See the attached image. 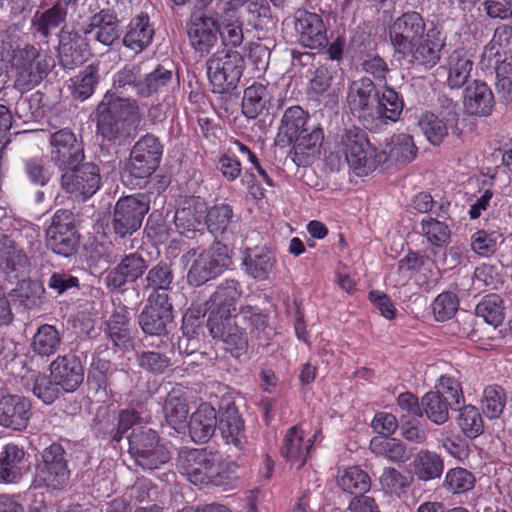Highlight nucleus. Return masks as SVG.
Listing matches in <instances>:
<instances>
[{
	"instance_id": "35",
	"label": "nucleus",
	"mask_w": 512,
	"mask_h": 512,
	"mask_svg": "<svg viewBox=\"0 0 512 512\" xmlns=\"http://www.w3.org/2000/svg\"><path fill=\"white\" fill-rule=\"evenodd\" d=\"M217 418L215 408L209 403H202L197 410L192 413L189 423V435L195 443H206L214 435L217 428Z\"/></svg>"
},
{
	"instance_id": "19",
	"label": "nucleus",
	"mask_w": 512,
	"mask_h": 512,
	"mask_svg": "<svg viewBox=\"0 0 512 512\" xmlns=\"http://www.w3.org/2000/svg\"><path fill=\"white\" fill-rule=\"evenodd\" d=\"M207 328L213 339L223 342L224 349L239 358L248 351V337L233 317L207 319Z\"/></svg>"
},
{
	"instance_id": "29",
	"label": "nucleus",
	"mask_w": 512,
	"mask_h": 512,
	"mask_svg": "<svg viewBox=\"0 0 512 512\" xmlns=\"http://www.w3.org/2000/svg\"><path fill=\"white\" fill-rule=\"evenodd\" d=\"M28 468V457L23 447L9 443L0 451V483H18Z\"/></svg>"
},
{
	"instance_id": "5",
	"label": "nucleus",
	"mask_w": 512,
	"mask_h": 512,
	"mask_svg": "<svg viewBox=\"0 0 512 512\" xmlns=\"http://www.w3.org/2000/svg\"><path fill=\"white\" fill-rule=\"evenodd\" d=\"M206 66L211 91L230 94L237 88L243 75L245 60L238 51L221 50L207 60Z\"/></svg>"
},
{
	"instance_id": "52",
	"label": "nucleus",
	"mask_w": 512,
	"mask_h": 512,
	"mask_svg": "<svg viewBox=\"0 0 512 512\" xmlns=\"http://www.w3.org/2000/svg\"><path fill=\"white\" fill-rule=\"evenodd\" d=\"M27 250L15 246L6 234L0 236V253L2 254L6 268L11 272L23 273L28 270L30 261Z\"/></svg>"
},
{
	"instance_id": "64",
	"label": "nucleus",
	"mask_w": 512,
	"mask_h": 512,
	"mask_svg": "<svg viewBox=\"0 0 512 512\" xmlns=\"http://www.w3.org/2000/svg\"><path fill=\"white\" fill-rule=\"evenodd\" d=\"M60 385L45 373H37L34 377L33 394L41 400L44 404L50 405L54 403L61 393Z\"/></svg>"
},
{
	"instance_id": "61",
	"label": "nucleus",
	"mask_w": 512,
	"mask_h": 512,
	"mask_svg": "<svg viewBox=\"0 0 512 512\" xmlns=\"http://www.w3.org/2000/svg\"><path fill=\"white\" fill-rule=\"evenodd\" d=\"M456 411L460 412L458 425L465 436L474 439L484 432L482 416L475 406L462 404Z\"/></svg>"
},
{
	"instance_id": "58",
	"label": "nucleus",
	"mask_w": 512,
	"mask_h": 512,
	"mask_svg": "<svg viewBox=\"0 0 512 512\" xmlns=\"http://www.w3.org/2000/svg\"><path fill=\"white\" fill-rule=\"evenodd\" d=\"M173 78V72L162 65H157L152 71L145 72L143 75V85L141 87V97L148 98L165 89Z\"/></svg>"
},
{
	"instance_id": "31",
	"label": "nucleus",
	"mask_w": 512,
	"mask_h": 512,
	"mask_svg": "<svg viewBox=\"0 0 512 512\" xmlns=\"http://www.w3.org/2000/svg\"><path fill=\"white\" fill-rule=\"evenodd\" d=\"M277 263L276 256L266 246L247 248L243 252L242 266L245 273L256 281L269 279Z\"/></svg>"
},
{
	"instance_id": "39",
	"label": "nucleus",
	"mask_w": 512,
	"mask_h": 512,
	"mask_svg": "<svg viewBox=\"0 0 512 512\" xmlns=\"http://www.w3.org/2000/svg\"><path fill=\"white\" fill-rule=\"evenodd\" d=\"M412 467L419 481L428 482L441 477L444 461L436 452L422 449L414 456Z\"/></svg>"
},
{
	"instance_id": "24",
	"label": "nucleus",
	"mask_w": 512,
	"mask_h": 512,
	"mask_svg": "<svg viewBox=\"0 0 512 512\" xmlns=\"http://www.w3.org/2000/svg\"><path fill=\"white\" fill-rule=\"evenodd\" d=\"M148 269V261L138 252L126 254L106 275L105 281L110 290H120L128 283H134Z\"/></svg>"
},
{
	"instance_id": "17",
	"label": "nucleus",
	"mask_w": 512,
	"mask_h": 512,
	"mask_svg": "<svg viewBox=\"0 0 512 512\" xmlns=\"http://www.w3.org/2000/svg\"><path fill=\"white\" fill-rule=\"evenodd\" d=\"M81 31L90 40L106 47L119 44L123 34L121 21L117 14L110 9H102L90 16Z\"/></svg>"
},
{
	"instance_id": "11",
	"label": "nucleus",
	"mask_w": 512,
	"mask_h": 512,
	"mask_svg": "<svg viewBox=\"0 0 512 512\" xmlns=\"http://www.w3.org/2000/svg\"><path fill=\"white\" fill-rule=\"evenodd\" d=\"M147 194L138 193L121 197L114 206L111 226L116 236L126 238L137 232L149 211Z\"/></svg>"
},
{
	"instance_id": "4",
	"label": "nucleus",
	"mask_w": 512,
	"mask_h": 512,
	"mask_svg": "<svg viewBox=\"0 0 512 512\" xmlns=\"http://www.w3.org/2000/svg\"><path fill=\"white\" fill-rule=\"evenodd\" d=\"M14 88L25 93L39 85L52 67V58L34 45H26L14 52Z\"/></svg>"
},
{
	"instance_id": "25",
	"label": "nucleus",
	"mask_w": 512,
	"mask_h": 512,
	"mask_svg": "<svg viewBox=\"0 0 512 512\" xmlns=\"http://www.w3.org/2000/svg\"><path fill=\"white\" fill-rule=\"evenodd\" d=\"M51 377L66 393L74 392L83 383L84 367L80 357L73 353L57 356L49 365Z\"/></svg>"
},
{
	"instance_id": "14",
	"label": "nucleus",
	"mask_w": 512,
	"mask_h": 512,
	"mask_svg": "<svg viewBox=\"0 0 512 512\" xmlns=\"http://www.w3.org/2000/svg\"><path fill=\"white\" fill-rule=\"evenodd\" d=\"M426 35V22L416 11H408L397 17L389 26V39L394 56L405 54L407 49Z\"/></svg>"
},
{
	"instance_id": "26",
	"label": "nucleus",
	"mask_w": 512,
	"mask_h": 512,
	"mask_svg": "<svg viewBox=\"0 0 512 512\" xmlns=\"http://www.w3.org/2000/svg\"><path fill=\"white\" fill-rule=\"evenodd\" d=\"M217 17L190 15L187 33L191 46L201 54H208L218 41Z\"/></svg>"
},
{
	"instance_id": "13",
	"label": "nucleus",
	"mask_w": 512,
	"mask_h": 512,
	"mask_svg": "<svg viewBox=\"0 0 512 512\" xmlns=\"http://www.w3.org/2000/svg\"><path fill=\"white\" fill-rule=\"evenodd\" d=\"M49 147L50 160L59 171L80 164L85 159L82 137L68 127L50 134Z\"/></svg>"
},
{
	"instance_id": "15",
	"label": "nucleus",
	"mask_w": 512,
	"mask_h": 512,
	"mask_svg": "<svg viewBox=\"0 0 512 512\" xmlns=\"http://www.w3.org/2000/svg\"><path fill=\"white\" fill-rule=\"evenodd\" d=\"M173 305L169 296H148L147 304L138 316V324L145 335L164 337L173 321Z\"/></svg>"
},
{
	"instance_id": "34",
	"label": "nucleus",
	"mask_w": 512,
	"mask_h": 512,
	"mask_svg": "<svg viewBox=\"0 0 512 512\" xmlns=\"http://www.w3.org/2000/svg\"><path fill=\"white\" fill-rule=\"evenodd\" d=\"M154 34L149 15L141 12L130 20L121 42L126 48L138 54L150 46Z\"/></svg>"
},
{
	"instance_id": "16",
	"label": "nucleus",
	"mask_w": 512,
	"mask_h": 512,
	"mask_svg": "<svg viewBox=\"0 0 512 512\" xmlns=\"http://www.w3.org/2000/svg\"><path fill=\"white\" fill-rule=\"evenodd\" d=\"M61 172L62 189L83 199L94 195L101 186L100 169L95 163L81 162Z\"/></svg>"
},
{
	"instance_id": "30",
	"label": "nucleus",
	"mask_w": 512,
	"mask_h": 512,
	"mask_svg": "<svg viewBox=\"0 0 512 512\" xmlns=\"http://www.w3.org/2000/svg\"><path fill=\"white\" fill-rule=\"evenodd\" d=\"M207 207L199 197L184 199L174 215V223L180 234L187 235L200 231L205 225Z\"/></svg>"
},
{
	"instance_id": "46",
	"label": "nucleus",
	"mask_w": 512,
	"mask_h": 512,
	"mask_svg": "<svg viewBox=\"0 0 512 512\" xmlns=\"http://www.w3.org/2000/svg\"><path fill=\"white\" fill-rule=\"evenodd\" d=\"M112 374V364L109 360L102 359L98 355L92 357L87 374V384L89 389L94 390L100 399H105L108 395L107 389Z\"/></svg>"
},
{
	"instance_id": "3",
	"label": "nucleus",
	"mask_w": 512,
	"mask_h": 512,
	"mask_svg": "<svg viewBox=\"0 0 512 512\" xmlns=\"http://www.w3.org/2000/svg\"><path fill=\"white\" fill-rule=\"evenodd\" d=\"M309 114L302 107L293 105L285 109L281 118L277 141L281 145H293L294 155H303L305 150H315L324 139L319 125L308 124ZM296 162V158L293 159Z\"/></svg>"
},
{
	"instance_id": "6",
	"label": "nucleus",
	"mask_w": 512,
	"mask_h": 512,
	"mask_svg": "<svg viewBox=\"0 0 512 512\" xmlns=\"http://www.w3.org/2000/svg\"><path fill=\"white\" fill-rule=\"evenodd\" d=\"M127 440L129 454L143 470L158 469L170 460L169 451L152 428L136 426Z\"/></svg>"
},
{
	"instance_id": "48",
	"label": "nucleus",
	"mask_w": 512,
	"mask_h": 512,
	"mask_svg": "<svg viewBox=\"0 0 512 512\" xmlns=\"http://www.w3.org/2000/svg\"><path fill=\"white\" fill-rule=\"evenodd\" d=\"M143 75L141 64L128 63L113 77V87L122 92L133 93L141 97V87L143 85Z\"/></svg>"
},
{
	"instance_id": "44",
	"label": "nucleus",
	"mask_w": 512,
	"mask_h": 512,
	"mask_svg": "<svg viewBox=\"0 0 512 512\" xmlns=\"http://www.w3.org/2000/svg\"><path fill=\"white\" fill-rule=\"evenodd\" d=\"M6 237L15 246L23 248L28 252L35 251L41 246L38 227L26 220L14 219L11 223L10 234H6Z\"/></svg>"
},
{
	"instance_id": "20",
	"label": "nucleus",
	"mask_w": 512,
	"mask_h": 512,
	"mask_svg": "<svg viewBox=\"0 0 512 512\" xmlns=\"http://www.w3.org/2000/svg\"><path fill=\"white\" fill-rule=\"evenodd\" d=\"M32 417V403L19 394L0 390V426L13 431L25 430Z\"/></svg>"
},
{
	"instance_id": "56",
	"label": "nucleus",
	"mask_w": 512,
	"mask_h": 512,
	"mask_svg": "<svg viewBox=\"0 0 512 512\" xmlns=\"http://www.w3.org/2000/svg\"><path fill=\"white\" fill-rule=\"evenodd\" d=\"M45 288L40 281L22 280L17 288L11 291V296L17 298L26 308L39 307L44 302Z\"/></svg>"
},
{
	"instance_id": "27",
	"label": "nucleus",
	"mask_w": 512,
	"mask_h": 512,
	"mask_svg": "<svg viewBox=\"0 0 512 512\" xmlns=\"http://www.w3.org/2000/svg\"><path fill=\"white\" fill-rule=\"evenodd\" d=\"M241 285L235 279H226L205 303L209 311L208 319L232 317L236 311V302L241 297Z\"/></svg>"
},
{
	"instance_id": "9",
	"label": "nucleus",
	"mask_w": 512,
	"mask_h": 512,
	"mask_svg": "<svg viewBox=\"0 0 512 512\" xmlns=\"http://www.w3.org/2000/svg\"><path fill=\"white\" fill-rule=\"evenodd\" d=\"M230 253L227 245L214 242L193 261L187 273V283L190 286L199 287L219 276L232 264Z\"/></svg>"
},
{
	"instance_id": "54",
	"label": "nucleus",
	"mask_w": 512,
	"mask_h": 512,
	"mask_svg": "<svg viewBox=\"0 0 512 512\" xmlns=\"http://www.w3.org/2000/svg\"><path fill=\"white\" fill-rule=\"evenodd\" d=\"M418 126L426 139L434 146L440 145L448 135L450 125L442 117L432 112L422 114Z\"/></svg>"
},
{
	"instance_id": "55",
	"label": "nucleus",
	"mask_w": 512,
	"mask_h": 512,
	"mask_svg": "<svg viewBox=\"0 0 512 512\" xmlns=\"http://www.w3.org/2000/svg\"><path fill=\"white\" fill-rule=\"evenodd\" d=\"M504 310L502 298L497 294H488L477 304L475 316L482 317L487 324L493 327H498L504 320Z\"/></svg>"
},
{
	"instance_id": "12",
	"label": "nucleus",
	"mask_w": 512,
	"mask_h": 512,
	"mask_svg": "<svg viewBox=\"0 0 512 512\" xmlns=\"http://www.w3.org/2000/svg\"><path fill=\"white\" fill-rule=\"evenodd\" d=\"M164 147L157 136L147 133L132 146L126 169L136 179H146L158 169Z\"/></svg>"
},
{
	"instance_id": "43",
	"label": "nucleus",
	"mask_w": 512,
	"mask_h": 512,
	"mask_svg": "<svg viewBox=\"0 0 512 512\" xmlns=\"http://www.w3.org/2000/svg\"><path fill=\"white\" fill-rule=\"evenodd\" d=\"M370 450L395 463H405L413 455L412 449L397 438L374 437L370 442Z\"/></svg>"
},
{
	"instance_id": "45",
	"label": "nucleus",
	"mask_w": 512,
	"mask_h": 512,
	"mask_svg": "<svg viewBox=\"0 0 512 512\" xmlns=\"http://www.w3.org/2000/svg\"><path fill=\"white\" fill-rule=\"evenodd\" d=\"M163 413L167 423L176 431L185 427L189 414L187 399L180 390H172L165 398Z\"/></svg>"
},
{
	"instance_id": "1",
	"label": "nucleus",
	"mask_w": 512,
	"mask_h": 512,
	"mask_svg": "<svg viewBox=\"0 0 512 512\" xmlns=\"http://www.w3.org/2000/svg\"><path fill=\"white\" fill-rule=\"evenodd\" d=\"M337 153L331 152L326 163L332 170L339 171L345 164L357 176L367 175L386 160V154L371 144L365 130L357 126L344 129L337 135Z\"/></svg>"
},
{
	"instance_id": "59",
	"label": "nucleus",
	"mask_w": 512,
	"mask_h": 512,
	"mask_svg": "<svg viewBox=\"0 0 512 512\" xmlns=\"http://www.w3.org/2000/svg\"><path fill=\"white\" fill-rule=\"evenodd\" d=\"M441 218L428 217L422 219L421 234L427 241L434 247L442 248L450 242V229L449 226Z\"/></svg>"
},
{
	"instance_id": "62",
	"label": "nucleus",
	"mask_w": 512,
	"mask_h": 512,
	"mask_svg": "<svg viewBox=\"0 0 512 512\" xmlns=\"http://www.w3.org/2000/svg\"><path fill=\"white\" fill-rule=\"evenodd\" d=\"M376 49L377 44L371 33L358 28L350 38L347 51L351 55V58L358 62L375 53Z\"/></svg>"
},
{
	"instance_id": "40",
	"label": "nucleus",
	"mask_w": 512,
	"mask_h": 512,
	"mask_svg": "<svg viewBox=\"0 0 512 512\" xmlns=\"http://www.w3.org/2000/svg\"><path fill=\"white\" fill-rule=\"evenodd\" d=\"M238 15L239 11L235 7H224L217 17L218 35L226 46L238 47L243 42L242 23Z\"/></svg>"
},
{
	"instance_id": "38",
	"label": "nucleus",
	"mask_w": 512,
	"mask_h": 512,
	"mask_svg": "<svg viewBox=\"0 0 512 512\" xmlns=\"http://www.w3.org/2000/svg\"><path fill=\"white\" fill-rule=\"evenodd\" d=\"M447 86L450 89H460L470 77L473 61L464 49H455L447 58Z\"/></svg>"
},
{
	"instance_id": "50",
	"label": "nucleus",
	"mask_w": 512,
	"mask_h": 512,
	"mask_svg": "<svg viewBox=\"0 0 512 512\" xmlns=\"http://www.w3.org/2000/svg\"><path fill=\"white\" fill-rule=\"evenodd\" d=\"M70 476L68 466H48L37 464L34 483L36 487H47L54 490L63 489Z\"/></svg>"
},
{
	"instance_id": "57",
	"label": "nucleus",
	"mask_w": 512,
	"mask_h": 512,
	"mask_svg": "<svg viewBox=\"0 0 512 512\" xmlns=\"http://www.w3.org/2000/svg\"><path fill=\"white\" fill-rule=\"evenodd\" d=\"M100 75L97 65L86 66L78 76H76L72 85V96L74 99L84 101L88 99L95 91L99 83Z\"/></svg>"
},
{
	"instance_id": "22",
	"label": "nucleus",
	"mask_w": 512,
	"mask_h": 512,
	"mask_svg": "<svg viewBox=\"0 0 512 512\" xmlns=\"http://www.w3.org/2000/svg\"><path fill=\"white\" fill-rule=\"evenodd\" d=\"M295 31L303 47L319 49L328 43L326 25L317 13L298 10L295 15Z\"/></svg>"
},
{
	"instance_id": "2",
	"label": "nucleus",
	"mask_w": 512,
	"mask_h": 512,
	"mask_svg": "<svg viewBox=\"0 0 512 512\" xmlns=\"http://www.w3.org/2000/svg\"><path fill=\"white\" fill-rule=\"evenodd\" d=\"M140 122L141 115L135 99L107 92L97 105V133L109 143L124 144L137 130Z\"/></svg>"
},
{
	"instance_id": "42",
	"label": "nucleus",
	"mask_w": 512,
	"mask_h": 512,
	"mask_svg": "<svg viewBox=\"0 0 512 512\" xmlns=\"http://www.w3.org/2000/svg\"><path fill=\"white\" fill-rule=\"evenodd\" d=\"M271 94L268 86L255 82L244 90L242 112L249 119H255L268 109Z\"/></svg>"
},
{
	"instance_id": "49",
	"label": "nucleus",
	"mask_w": 512,
	"mask_h": 512,
	"mask_svg": "<svg viewBox=\"0 0 512 512\" xmlns=\"http://www.w3.org/2000/svg\"><path fill=\"white\" fill-rule=\"evenodd\" d=\"M62 343V334L50 324L41 325L32 338L33 351L40 356L55 354Z\"/></svg>"
},
{
	"instance_id": "10",
	"label": "nucleus",
	"mask_w": 512,
	"mask_h": 512,
	"mask_svg": "<svg viewBox=\"0 0 512 512\" xmlns=\"http://www.w3.org/2000/svg\"><path fill=\"white\" fill-rule=\"evenodd\" d=\"M220 462L217 452L208 448H181L176 459L178 472L194 485L208 484Z\"/></svg>"
},
{
	"instance_id": "8",
	"label": "nucleus",
	"mask_w": 512,
	"mask_h": 512,
	"mask_svg": "<svg viewBox=\"0 0 512 512\" xmlns=\"http://www.w3.org/2000/svg\"><path fill=\"white\" fill-rule=\"evenodd\" d=\"M46 246L53 253L68 258L74 255L80 244L75 215L68 209H58L46 229Z\"/></svg>"
},
{
	"instance_id": "21",
	"label": "nucleus",
	"mask_w": 512,
	"mask_h": 512,
	"mask_svg": "<svg viewBox=\"0 0 512 512\" xmlns=\"http://www.w3.org/2000/svg\"><path fill=\"white\" fill-rule=\"evenodd\" d=\"M88 44L75 29L64 25L58 33V61L65 70H74L86 61Z\"/></svg>"
},
{
	"instance_id": "60",
	"label": "nucleus",
	"mask_w": 512,
	"mask_h": 512,
	"mask_svg": "<svg viewBox=\"0 0 512 512\" xmlns=\"http://www.w3.org/2000/svg\"><path fill=\"white\" fill-rule=\"evenodd\" d=\"M233 209L229 204L220 203L207 209L205 225L212 233H225L233 222Z\"/></svg>"
},
{
	"instance_id": "51",
	"label": "nucleus",
	"mask_w": 512,
	"mask_h": 512,
	"mask_svg": "<svg viewBox=\"0 0 512 512\" xmlns=\"http://www.w3.org/2000/svg\"><path fill=\"white\" fill-rule=\"evenodd\" d=\"M337 484L344 492L358 496L370 490L371 479L366 471L353 466L343 471L337 479Z\"/></svg>"
},
{
	"instance_id": "28",
	"label": "nucleus",
	"mask_w": 512,
	"mask_h": 512,
	"mask_svg": "<svg viewBox=\"0 0 512 512\" xmlns=\"http://www.w3.org/2000/svg\"><path fill=\"white\" fill-rule=\"evenodd\" d=\"M51 5L43 12L36 11L31 19L32 33L36 38L48 43L52 31L66 22L67 8L70 4H64L62 0H46Z\"/></svg>"
},
{
	"instance_id": "36",
	"label": "nucleus",
	"mask_w": 512,
	"mask_h": 512,
	"mask_svg": "<svg viewBox=\"0 0 512 512\" xmlns=\"http://www.w3.org/2000/svg\"><path fill=\"white\" fill-rule=\"evenodd\" d=\"M105 333L113 347L120 351H128L133 346L130 318L124 308L112 313L106 322Z\"/></svg>"
},
{
	"instance_id": "23",
	"label": "nucleus",
	"mask_w": 512,
	"mask_h": 512,
	"mask_svg": "<svg viewBox=\"0 0 512 512\" xmlns=\"http://www.w3.org/2000/svg\"><path fill=\"white\" fill-rule=\"evenodd\" d=\"M444 46V42L427 37L408 48L405 54H397L395 57L404 60L409 68L417 72H427L440 62Z\"/></svg>"
},
{
	"instance_id": "32",
	"label": "nucleus",
	"mask_w": 512,
	"mask_h": 512,
	"mask_svg": "<svg viewBox=\"0 0 512 512\" xmlns=\"http://www.w3.org/2000/svg\"><path fill=\"white\" fill-rule=\"evenodd\" d=\"M463 105L469 115L489 116L495 106L494 94L484 81L476 79L465 87Z\"/></svg>"
},
{
	"instance_id": "7",
	"label": "nucleus",
	"mask_w": 512,
	"mask_h": 512,
	"mask_svg": "<svg viewBox=\"0 0 512 512\" xmlns=\"http://www.w3.org/2000/svg\"><path fill=\"white\" fill-rule=\"evenodd\" d=\"M378 97L379 88L368 76L353 80L348 86L346 102L349 111L371 132L377 117Z\"/></svg>"
},
{
	"instance_id": "33",
	"label": "nucleus",
	"mask_w": 512,
	"mask_h": 512,
	"mask_svg": "<svg viewBox=\"0 0 512 512\" xmlns=\"http://www.w3.org/2000/svg\"><path fill=\"white\" fill-rule=\"evenodd\" d=\"M377 117L374 119L372 132L380 131L389 121L396 122L404 109V100L388 83L379 88Z\"/></svg>"
},
{
	"instance_id": "37",
	"label": "nucleus",
	"mask_w": 512,
	"mask_h": 512,
	"mask_svg": "<svg viewBox=\"0 0 512 512\" xmlns=\"http://www.w3.org/2000/svg\"><path fill=\"white\" fill-rule=\"evenodd\" d=\"M173 280L172 262L160 260L147 271L142 280V288L144 291L150 292L148 296H155L157 294L168 296L167 292L171 290Z\"/></svg>"
},
{
	"instance_id": "53",
	"label": "nucleus",
	"mask_w": 512,
	"mask_h": 512,
	"mask_svg": "<svg viewBox=\"0 0 512 512\" xmlns=\"http://www.w3.org/2000/svg\"><path fill=\"white\" fill-rule=\"evenodd\" d=\"M451 404L442 399L439 392L429 391L422 396V417L425 415L436 425H442L449 419Z\"/></svg>"
},
{
	"instance_id": "41",
	"label": "nucleus",
	"mask_w": 512,
	"mask_h": 512,
	"mask_svg": "<svg viewBox=\"0 0 512 512\" xmlns=\"http://www.w3.org/2000/svg\"><path fill=\"white\" fill-rule=\"evenodd\" d=\"M313 441L312 439L304 440V432L298 427L290 428L283 439L281 454L290 462L301 461L300 467L306 462Z\"/></svg>"
},
{
	"instance_id": "18",
	"label": "nucleus",
	"mask_w": 512,
	"mask_h": 512,
	"mask_svg": "<svg viewBox=\"0 0 512 512\" xmlns=\"http://www.w3.org/2000/svg\"><path fill=\"white\" fill-rule=\"evenodd\" d=\"M217 428L226 445L238 452L246 449L248 441L244 421L234 402L227 400L221 403L218 411Z\"/></svg>"
},
{
	"instance_id": "47",
	"label": "nucleus",
	"mask_w": 512,
	"mask_h": 512,
	"mask_svg": "<svg viewBox=\"0 0 512 512\" xmlns=\"http://www.w3.org/2000/svg\"><path fill=\"white\" fill-rule=\"evenodd\" d=\"M244 324L250 329V333L255 335L262 344H268L269 339L274 334L273 328L268 323V315L263 311L251 305L242 306L239 311Z\"/></svg>"
},
{
	"instance_id": "63",
	"label": "nucleus",
	"mask_w": 512,
	"mask_h": 512,
	"mask_svg": "<svg viewBox=\"0 0 512 512\" xmlns=\"http://www.w3.org/2000/svg\"><path fill=\"white\" fill-rule=\"evenodd\" d=\"M475 481L476 479L470 471L456 467L446 473L443 487L454 494H462L473 489Z\"/></svg>"
}]
</instances>
